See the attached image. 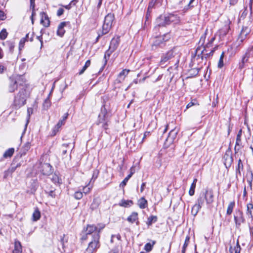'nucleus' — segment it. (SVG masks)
I'll return each instance as SVG.
<instances>
[{
	"label": "nucleus",
	"mask_w": 253,
	"mask_h": 253,
	"mask_svg": "<svg viewBox=\"0 0 253 253\" xmlns=\"http://www.w3.org/2000/svg\"><path fill=\"white\" fill-rule=\"evenodd\" d=\"M180 22L179 17L174 14H168L160 16L156 20L158 26H165L170 24H176Z\"/></svg>",
	"instance_id": "1"
},
{
	"label": "nucleus",
	"mask_w": 253,
	"mask_h": 253,
	"mask_svg": "<svg viewBox=\"0 0 253 253\" xmlns=\"http://www.w3.org/2000/svg\"><path fill=\"white\" fill-rule=\"evenodd\" d=\"M29 95L30 91L27 86L21 88L14 97V105L18 108L23 106Z\"/></svg>",
	"instance_id": "2"
},
{
	"label": "nucleus",
	"mask_w": 253,
	"mask_h": 253,
	"mask_svg": "<svg viewBox=\"0 0 253 253\" xmlns=\"http://www.w3.org/2000/svg\"><path fill=\"white\" fill-rule=\"evenodd\" d=\"M22 79V77L18 75L12 76L9 77L7 86L8 92L12 93L17 90L18 85H21L20 82Z\"/></svg>",
	"instance_id": "3"
},
{
	"label": "nucleus",
	"mask_w": 253,
	"mask_h": 253,
	"mask_svg": "<svg viewBox=\"0 0 253 253\" xmlns=\"http://www.w3.org/2000/svg\"><path fill=\"white\" fill-rule=\"evenodd\" d=\"M114 14L109 13L106 15L102 25V34L103 35L107 34L112 28L114 21Z\"/></svg>",
	"instance_id": "4"
},
{
	"label": "nucleus",
	"mask_w": 253,
	"mask_h": 253,
	"mask_svg": "<svg viewBox=\"0 0 253 253\" xmlns=\"http://www.w3.org/2000/svg\"><path fill=\"white\" fill-rule=\"evenodd\" d=\"M92 237L93 240L89 243L88 247L86 250V253H92L100 246L99 235L98 234H93Z\"/></svg>",
	"instance_id": "5"
},
{
	"label": "nucleus",
	"mask_w": 253,
	"mask_h": 253,
	"mask_svg": "<svg viewBox=\"0 0 253 253\" xmlns=\"http://www.w3.org/2000/svg\"><path fill=\"white\" fill-rule=\"evenodd\" d=\"M98 122L97 124L101 125V127L105 129H107L108 126L109 119L108 117L107 113L105 109L102 110L101 113L98 116Z\"/></svg>",
	"instance_id": "6"
},
{
	"label": "nucleus",
	"mask_w": 253,
	"mask_h": 253,
	"mask_svg": "<svg viewBox=\"0 0 253 253\" xmlns=\"http://www.w3.org/2000/svg\"><path fill=\"white\" fill-rule=\"evenodd\" d=\"M178 131L179 129L176 127H175L170 131L165 143V146L166 147H168L173 143L177 136Z\"/></svg>",
	"instance_id": "7"
},
{
	"label": "nucleus",
	"mask_w": 253,
	"mask_h": 253,
	"mask_svg": "<svg viewBox=\"0 0 253 253\" xmlns=\"http://www.w3.org/2000/svg\"><path fill=\"white\" fill-rule=\"evenodd\" d=\"M253 57V53L251 49H248L246 53L242 56L241 60L239 63V68L242 69L246 66V64L249 62V59Z\"/></svg>",
	"instance_id": "8"
},
{
	"label": "nucleus",
	"mask_w": 253,
	"mask_h": 253,
	"mask_svg": "<svg viewBox=\"0 0 253 253\" xmlns=\"http://www.w3.org/2000/svg\"><path fill=\"white\" fill-rule=\"evenodd\" d=\"M176 51L177 49L175 48H173L172 49L168 51L167 53L163 54L160 62V65H165L169 60L174 57L176 54Z\"/></svg>",
	"instance_id": "9"
},
{
	"label": "nucleus",
	"mask_w": 253,
	"mask_h": 253,
	"mask_svg": "<svg viewBox=\"0 0 253 253\" xmlns=\"http://www.w3.org/2000/svg\"><path fill=\"white\" fill-rule=\"evenodd\" d=\"M204 198L207 205L212 204L214 200L213 191L211 189L207 188L205 192L201 193Z\"/></svg>",
	"instance_id": "10"
},
{
	"label": "nucleus",
	"mask_w": 253,
	"mask_h": 253,
	"mask_svg": "<svg viewBox=\"0 0 253 253\" xmlns=\"http://www.w3.org/2000/svg\"><path fill=\"white\" fill-rule=\"evenodd\" d=\"M230 24L231 21L230 19L228 17H226L223 22V27L221 28L219 31L221 36H224L227 34L230 29Z\"/></svg>",
	"instance_id": "11"
},
{
	"label": "nucleus",
	"mask_w": 253,
	"mask_h": 253,
	"mask_svg": "<svg viewBox=\"0 0 253 253\" xmlns=\"http://www.w3.org/2000/svg\"><path fill=\"white\" fill-rule=\"evenodd\" d=\"M119 42L116 40L113 39L112 40L109 47V49L111 50L110 51H109V50L107 51L104 55V58L105 59V64H106L107 62V60L106 59L107 56L109 58L111 53L117 48Z\"/></svg>",
	"instance_id": "12"
},
{
	"label": "nucleus",
	"mask_w": 253,
	"mask_h": 253,
	"mask_svg": "<svg viewBox=\"0 0 253 253\" xmlns=\"http://www.w3.org/2000/svg\"><path fill=\"white\" fill-rule=\"evenodd\" d=\"M251 30L247 27H244L240 32L238 41L239 42H242L246 39L247 36L250 33Z\"/></svg>",
	"instance_id": "13"
},
{
	"label": "nucleus",
	"mask_w": 253,
	"mask_h": 253,
	"mask_svg": "<svg viewBox=\"0 0 253 253\" xmlns=\"http://www.w3.org/2000/svg\"><path fill=\"white\" fill-rule=\"evenodd\" d=\"M169 38V35H164V37H157L154 42L153 45L158 46L160 44H162L164 42H166L168 40Z\"/></svg>",
	"instance_id": "14"
},
{
	"label": "nucleus",
	"mask_w": 253,
	"mask_h": 253,
	"mask_svg": "<svg viewBox=\"0 0 253 253\" xmlns=\"http://www.w3.org/2000/svg\"><path fill=\"white\" fill-rule=\"evenodd\" d=\"M68 24V22H62L60 23V24L58 26V29L57 31V35L61 37H62L65 33V30L64 29V27Z\"/></svg>",
	"instance_id": "15"
},
{
	"label": "nucleus",
	"mask_w": 253,
	"mask_h": 253,
	"mask_svg": "<svg viewBox=\"0 0 253 253\" xmlns=\"http://www.w3.org/2000/svg\"><path fill=\"white\" fill-rule=\"evenodd\" d=\"M41 23L44 27H48L50 25V21L47 15L44 12H41Z\"/></svg>",
	"instance_id": "16"
},
{
	"label": "nucleus",
	"mask_w": 253,
	"mask_h": 253,
	"mask_svg": "<svg viewBox=\"0 0 253 253\" xmlns=\"http://www.w3.org/2000/svg\"><path fill=\"white\" fill-rule=\"evenodd\" d=\"M129 72L130 70L128 69H124L122 70L121 72H120L118 75L116 82L119 83H122L123 81H124L126 77L128 75Z\"/></svg>",
	"instance_id": "17"
},
{
	"label": "nucleus",
	"mask_w": 253,
	"mask_h": 253,
	"mask_svg": "<svg viewBox=\"0 0 253 253\" xmlns=\"http://www.w3.org/2000/svg\"><path fill=\"white\" fill-rule=\"evenodd\" d=\"M127 220L131 223L136 222V224L138 225L139 221L138 213L136 212H132V213L127 218Z\"/></svg>",
	"instance_id": "18"
},
{
	"label": "nucleus",
	"mask_w": 253,
	"mask_h": 253,
	"mask_svg": "<svg viewBox=\"0 0 253 253\" xmlns=\"http://www.w3.org/2000/svg\"><path fill=\"white\" fill-rule=\"evenodd\" d=\"M246 213L248 217L251 220L253 219V204L252 203H249L247 204V210Z\"/></svg>",
	"instance_id": "19"
},
{
	"label": "nucleus",
	"mask_w": 253,
	"mask_h": 253,
	"mask_svg": "<svg viewBox=\"0 0 253 253\" xmlns=\"http://www.w3.org/2000/svg\"><path fill=\"white\" fill-rule=\"evenodd\" d=\"M234 220L237 225H240L241 223H244L245 219L243 216V212L240 211H238V215L234 216Z\"/></svg>",
	"instance_id": "20"
},
{
	"label": "nucleus",
	"mask_w": 253,
	"mask_h": 253,
	"mask_svg": "<svg viewBox=\"0 0 253 253\" xmlns=\"http://www.w3.org/2000/svg\"><path fill=\"white\" fill-rule=\"evenodd\" d=\"M42 172L44 175H48L51 172V167L47 163L42 165Z\"/></svg>",
	"instance_id": "21"
},
{
	"label": "nucleus",
	"mask_w": 253,
	"mask_h": 253,
	"mask_svg": "<svg viewBox=\"0 0 253 253\" xmlns=\"http://www.w3.org/2000/svg\"><path fill=\"white\" fill-rule=\"evenodd\" d=\"M13 253H22V248L20 242L15 240L14 242V249L13 250Z\"/></svg>",
	"instance_id": "22"
},
{
	"label": "nucleus",
	"mask_w": 253,
	"mask_h": 253,
	"mask_svg": "<svg viewBox=\"0 0 253 253\" xmlns=\"http://www.w3.org/2000/svg\"><path fill=\"white\" fill-rule=\"evenodd\" d=\"M242 133V129H240L237 135L236 140V145L235 147V150H239L240 148V146L241 143V135Z\"/></svg>",
	"instance_id": "23"
},
{
	"label": "nucleus",
	"mask_w": 253,
	"mask_h": 253,
	"mask_svg": "<svg viewBox=\"0 0 253 253\" xmlns=\"http://www.w3.org/2000/svg\"><path fill=\"white\" fill-rule=\"evenodd\" d=\"M85 232L86 235L94 234L96 232V227L94 225H88L86 226Z\"/></svg>",
	"instance_id": "24"
},
{
	"label": "nucleus",
	"mask_w": 253,
	"mask_h": 253,
	"mask_svg": "<svg viewBox=\"0 0 253 253\" xmlns=\"http://www.w3.org/2000/svg\"><path fill=\"white\" fill-rule=\"evenodd\" d=\"M138 205L140 209H144L147 207V201L144 197H142L138 201Z\"/></svg>",
	"instance_id": "25"
},
{
	"label": "nucleus",
	"mask_w": 253,
	"mask_h": 253,
	"mask_svg": "<svg viewBox=\"0 0 253 253\" xmlns=\"http://www.w3.org/2000/svg\"><path fill=\"white\" fill-rule=\"evenodd\" d=\"M65 122L63 120H60L57 125L53 128L52 134L55 135L56 133L59 131L60 128L64 124Z\"/></svg>",
	"instance_id": "26"
},
{
	"label": "nucleus",
	"mask_w": 253,
	"mask_h": 253,
	"mask_svg": "<svg viewBox=\"0 0 253 253\" xmlns=\"http://www.w3.org/2000/svg\"><path fill=\"white\" fill-rule=\"evenodd\" d=\"M41 217V212L38 208L35 209L32 215L33 220L36 221L40 219Z\"/></svg>",
	"instance_id": "27"
},
{
	"label": "nucleus",
	"mask_w": 253,
	"mask_h": 253,
	"mask_svg": "<svg viewBox=\"0 0 253 253\" xmlns=\"http://www.w3.org/2000/svg\"><path fill=\"white\" fill-rule=\"evenodd\" d=\"M133 204V202L131 200H122L119 204V206L123 207H128L131 206Z\"/></svg>",
	"instance_id": "28"
},
{
	"label": "nucleus",
	"mask_w": 253,
	"mask_h": 253,
	"mask_svg": "<svg viewBox=\"0 0 253 253\" xmlns=\"http://www.w3.org/2000/svg\"><path fill=\"white\" fill-rule=\"evenodd\" d=\"M197 181V179L196 178L194 179L191 185L190 189L189 190V194L190 196H192L194 195L195 193V189L196 188V184Z\"/></svg>",
	"instance_id": "29"
},
{
	"label": "nucleus",
	"mask_w": 253,
	"mask_h": 253,
	"mask_svg": "<svg viewBox=\"0 0 253 253\" xmlns=\"http://www.w3.org/2000/svg\"><path fill=\"white\" fill-rule=\"evenodd\" d=\"M93 183H91L90 182H88V183L85 186H84L83 187V192L85 194H87L88 193H89L92 188H93Z\"/></svg>",
	"instance_id": "30"
},
{
	"label": "nucleus",
	"mask_w": 253,
	"mask_h": 253,
	"mask_svg": "<svg viewBox=\"0 0 253 253\" xmlns=\"http://www.w3.org/2000/svg\"><path fill=\"white\" fill-rule=\"evenodd\" d=\"M14 152V148H9L4 152V153L3 155V157L4 158H10L13 155Z\"/></svg>",
	"instance_id": "31"
},
{
	"label": "nucleus",
	"mask_w": 253,
	"mask_h": 253,
	"mask_svg": "<svg viewBox=\"0 0 253 253\" xmlns=\"http://www.w3.org/2000/svg\"><path fill=\"white\" fill-rule=\"evenodd\" d=\"M49 95H50L49 94L48 97L44 100L42 104L43 108L45 110H47L51 106V102L49 99Z\"/></svg>",
	"instance_id": "32"
},
{
	"label": "nucleus",
	"mask_w": 253,
	"mask_h": 253,
	"mask_svg": "<svg viewBox=\"0 0 253 253\" xmlns=\"http://www.w3.org/2000/svg\"><path fill=\"white\" fill-rule=\"evenodd\" d=\"M205 201V198H204L202 193H201L199 198L197 199V203L196 204H197L198 205H199V206L202 208V206L204 205Z\"/></svg>",
	"instance_id": "33"
},
{
	"label": "nucleus",
	"mask_w": 253,
	"mask_h": 253,
	"mask_svg": "<svg viewBox=\"0 0 253 253\" xmlns=\"http://www.w3.org/2000/svg\"><path fill=\"white\" fill-rule=\"evenodd\" d=\"M235 203L234 201L231 202L228 206L226 213L228 215H230L232 211L233 210L235 207Z\"/></svg>",
	"instance_id": "34"
},
{
	"label": "nucleus",
	"mask_w": 253,
	"mask_h": 253,
	"mask_svg": "<svg viewBox=\"0 0 253 253\" xmlns=\"http://www.w3.org/2000/svg\"><path fill=\"white\" fill-rule=\"evenodd\" d=\"M201 208V207H200L199 205L195 204L192 208L191 213L192 215L194 216L196 215Z\"/></svg>",
	"instance_id": "35"
},
{
	"label": "nucleus",
	"mask_w": 253,
	"mask_h": 253,
	"mask_svg": "<svg viewBox=\"0 0 253 253\" xmlns=\"http://www.w3.org/2000/svg\"><path fill=\"white\" fill-rule=\"evenodd\" d=\"M3 45L7 46L8 47L9 51L11 52L13 51L14 47L13 42L10 41H6L3 42Z\"/></svg>",
	"instance_id": "36"
},
{
	"label": "nucleus",
	"mask_w": 253,
	"mask_h": 253,
	"mask_svg": "<svg viewBox=\"0 0 253 253\" xmlns=\"http://www.w3.org/2000/svg\"><path fill=\"white\" fill-rule=\"evenodd\" d=\"M157 220V217L156 216L151 215L148 218L147 221V224L148 225H151L152 223L156 222Z\"/></svg>",
	"instance_id": "37"
},
{
	"label": "nucleus",
	"mask_w": 253,
	"mask_h": 253,
	"mask_svg": "<svg viewBox=\"0 0 253 253\" xmlns=\"http://www.w3.org/2000/svg\"><path fill=\"white\" fill-rule=\"evenodd\" d=\"M91 62L90 60H87L83 68L81 69V70L79 72V75L83 74L84 71L86 70V69L90 65Z\"/></svg>",
	"instance_id": "38"
},
{
	"label": "nucleus",
	"mask_w": 253,
	"mask_h": 253,
	"mask_svg": "<svg viewBox=\"0 0 253 253\" xmlns=\"http://www.w3.org/2000/svg\"><path fill=\"white\" fill-rule=\"evenodd\" d=\"M243 169V165L241 159L238 160V166L236 168V173L241 174V171Z\"/></svg>",
	"instance_id": "39"
},
{
	"label": "nucleus",
	"mask_w": 253,
	"mask_h": 253,
	"mask_svg": "<svg viewBox=\"0 0 253 253\" xmlns=\"http://www.w3.org/2000/svg\"><path fill=\"white\" fill-rule=\"evenodd\" d=\"M155 244V241H153L152 244H151L150 243H147L144 246V250L148 252L151 251Z\"/></svg>",
	"instance_id": "40"
},
{
	"label": "nucleus",
	"mask_w": 253,
	"mask_h": 253,
	"mask_svg": "<svg viewBox=\"0 0 253 253\" xmlns=\"http://www.w3.org/2000/svg\"><path fill=\"white\" fill-rule=\"evenodd\" d=\"M8 35V33L5 29H3L0 32V39L1 40H5Z\"/></svg>",
	"instance_id": "41"
},
{
	"label": "nucleus",
	"mask_w": 253,
	"mask_h": 253,
	"mask_svg": "<svg viewBox=\"0 0 253 253\" xmlns=\"http://www.w3.org/2000/svg\"><path fill=\"white\" fill-rule=\"evenodd\" d=\"M224 57V52H222L220 56V58L218 63V67L219 68H221L223 67L224 64H223V58Z\"/></svg>",
	"instance_id": "42"
},
{
	"label": "nucleus",
	"mask_w": 253,
	"mask_h": 253,
	"mask_svg": "<svg viewBox=\"0 0 253 253\" xmlns=\"http://www.w3.org/2000/svg\"><path fill=\"white\" fill-rule=\"evenodd\" d=\"M131 177L130 174H128L120 183V187L124 188L128 180Z\"/></svg>",
	"instance_id": "43"
},
{
	"label": "nucleus",
	"mask_w": 253,
	"mask_h": 253,
	"mask_svg": "<svg viewBox=\"0 0 253 253\" xmlns=\"http://www.w3.org/2000/svg\"><path fill=\"white\" fill-rule=\"evenodd\" d=\"M29 35H30V34H29V33L27 34L26 35L25 38H22V39L20 41V42H19V46H20V47H23V46H24V43H25V41H28V40Z\"/></svg>",
	"instance_id": "44"
},
{
	"label": "nucleus",
	"mask_w": 253,
	"mask_h": 253,
	"mask_svg": "<svg viewBox=\"0 0 253 253\" xmlns=\"http://www.w3.org/2000/svg\"><path fill=\"white\" fill-rule=\"evenodd\" d=\"M83 196V192L81 191H76L74 194V198L77 200H80L82 198Z\"/></svg>",
	"instance_id": "45"
},
{
	"label": "nucleus",
	"mask_w": 253,
	"mask_h": 253,
	"mask_svg": "<svg viewBox=\"0 0 253 253\" xmlns=\"http://www.w3.org/2000/svg\"><path fill=\"white\" fill-rule=\"evenodd\" d=\"M105 227V225L103 224H98L96 226V232L94 234H98L99 235V233L101 230H102Z\"/></svg>",
	"instance_id": "46"
},
{
	"label": "nucleus",
	"mask_w": 253,
	"mask_h": 253,
	"mask_svg": "<svg viewBox=\"0 0 253 253\" xmlns=\"http://www.w3.org/2000/svg\"><path fill=\"white\" fill-rule=\"evenodd\" d=\"M234 250L235 253H240L241 251V247L239 245V243L238 240H237L236 243V246L234 247V249H233Z\"/></svg>",
	"instance_id": "47"
},
{
	"label": "nucleus",
	"mask_w": 253,
	"mask_h": 253,
	"mask_svg": "<svg viewBox=\"0 0 253 253\" xmlns=\"http://www.w3.org/2000/svg\"><path fill=\"white\" fill-rule=\"evenodd\" d=\"M97 176H98V171H94L93 172V174H92V178H91V179H90V180L89 181V182H90L91 183H93V184L94 181L97 178Z\"/></svg>",
	"instance_id": "48"
},
{
	"label": "nucleus",
	"mask_w": 253,
	"mask_h": 253,
	"mask_svg": "<svg viewBox=\"0 0 253 253\" xmlns=\"http://www.w3.org/2000/svg\"><path fill=\"white\" fill-rule=\"evenodd\" d=\"M155 5H156V2H155V0H152L148 5V13L150 12L151 9L154 7Z\"/></svg>",
	"instance_id": "49"
},
{
	"label": "nucleus",
	"mask_w": 253,
	"mask_h": 253,
	"mask_svg": "<svg viewBox=\"0 0 253 253\" xmlns=\"http://www.w3.org/2000/svg\"><path fill=\"white\" fill-rule=\"evenodd\" d=\"M206 38V33H205L204 35H203L199 41V44H201L202 45H203L205 42Z\"/></svg>",
	"instance_id": "50"
},
{
	"label": "nucleus",
	"mask_w": 253,
	"mask_h": 253,
	"mask_svg": "<svg viewBox=\"0 0 253 253\" xmlns=\"http://www.w3.org/2000/svg\"><path fill=\"white\" fill-rule=\"evenodd\" d=\"M189 240L190 237L189 236H187L185 238V242L182 247L183 249H186V248L189 244Z\"/></svg>",
	"instance_id": "51"
},
{
	"label": "nucleus",
	"mask_w": 253,
	"mask_h": 253,
	"mask_svg": "<svg viewBox=\"0 0 253 253\" xmlns=\"http://www.w3.org/2000/svg\"><path fill=\"white\" fill-rule=\"evenodd\" d=\"M47 193L48 196L52 198H55L56 197V194L54 190H51L49 191Z\"/></svg>",
	"instance_id": "52"
},
{
	"label": "nucleus",
	"mask_w": 253,
	"mask_h": 253,
	"mask_svg": "<svg viewBox=\"0 0 253 253\" xmlns=\"http://www.w3.org/2000/svg\"><path fill=\"white\" fill-rule=\"evenodd\" d=\"M68 146V144H63L62 146V154L63 155H65L66 152H67V150H66V148H67V147Z\"/></svg>",
	"instance_id": "53"
},
{
	"label": "nucleus",
	"mask_w": 253,
	"mask_h": 253,
	"mask_svg": "<svg viewBox=\"0 0 253 253\" xmlns=\"http://www.w3.org/2000/svg\"><path fill=\"white\" fill-rule=\"evenodd\" d=\"M248 13L247 9L246 8L245 10L243 11V12L242 13V14L240 16V20H241L242 19H244L245 17L246 16L247 14Z\"/></svg>",
	"instance_id": "54"
},
{
	"label": "nucleus",
	"mask_w": 253,
	"mask_h": 253,
	"mask_svg": "<svg viewBox=\"0 0 253 253\" xmlns=\"http://www.w3.org/2000/svg\"><path fill=\"white\" fill-rule=\"evenodd\" d=\"M6 15L5 14L4 12L0 10V20H3L6 18Z\"/></svg>",
	"instance_id": "55"
},
{
	"label": "nucleus",
	"mask_w": 253,
	"mask_h": 253,
	"mask_svg": "<svg viewBox=\"0 0 253 253\" xmlns=\"http://www.w3.org/2000/svg\"><path fill=\"white\" fill-rule=\"evenodd\" d=\"M150 134V132L149 131H146L144 132V134H143V136L142 138V140L140 142V143L142 144L143 143V142H144V139H145V138L148 136Z\"/></svg>",
	"instance_id": "56"
},
{
	"label": "nucleus",
	"mask_w": 253,
	"mask_h": 253,
	"mask_svg": "<svg viewBox=\"0 0 253 253\" xmlns=\"http://www.w3.org/2000/svg\"><path fill=\"white\" fill-rule=\"evenodd\" d=\"M64 10L63 8H59L58 10H57V15L58 16H60L61 15H62L63 13H64Z\"/></svg>",
	"instance_id": "57"
},
{
	"label": "nucleus",
	"mask_w": 253,
	"mask_h": 253,
	"mask_svg": "<svg viewBox=\"0 0 253 253\" xmlns=\"http://www.w3.org/2000/svg\"><path fill=\"white\" fill-rule=\"evenodd\" d=\"M196 104V101L195 100L194 101H191L190 102H189L186 106V108L188 109L192 106H193V105H195Z\"/></svg>",
	"instance_id": "58"
},
{
	"label": "nucleus",
	"mask_w": 253,
	"mask_h": 253,
	"mask_svg": "<svg viewBox=\"0 0 253 253\" xmlns=\"http://www.w3.org/2000/svg\"><path fill=\"white\" fill-rule=\"evenodd\" d=\"M52 179L55 183H60V180L59 179L58 176L56 175H54L53 176Z\"/></svg>",
	"instance_id": "59"
},
{
	"label": "nucleus",
	"mask_w": 253,
	"mask_h": 253,
	"mask_svg": "<svg viewBox=\"0 0 253 253\" xmlns=\"http://www.w3.org/2000/svg\"><path fill=\"white\" fill-rule=\"evenodd\" d=\"M130 173L129 174H130L131 176H132V175L135 173V167L134 166H132L130 169Z\"/></svg>",
	"instance_id": "60"
},
{
	"label": "nucleus",
	"mask_w": 253,
	"mask_h": 253,
	"mask_svg": "<svg viewBox=\"0 0 253 253\" xmlns=\"http://www.w3.org/2000/svg\"><path fill=\"white\" fill-rule=\"evenodd\" d=\"M146 182H143L141 185L140 187V192L142 193L145 188L146 186Z\"/></svg>",
	"instance_id": "61"
},
{
	"label": "nucleus",
	"mask_w": 253,
	"mask_h": 253,
	"mask_svg": "<svg viewBox=\"0 0 253 253\" xmlns=\"http://www.w3.org/2000/svg\"><path fill=\"white\" fill-rule=\"evenodd\" d=\"M35 0H30V7L31 8H34L35 7Z\"/></svg>",
	"instance_id": "62"
},
{
	"label": "nucleus",
	"mask_w": 253,
	"mask_h": 253,
	"mask_svg": "<svg viewBox=\"0 0 253 253\" xmlns=\"http://www.w3.org/2000/svg\"><path fill=\"white\" fill-rule=\"evenodd\" d=\"M164 0H155V2H156L157 5H161Z\"/></svg>",
	"instance_id": "63"
},
{
	"label": "nucleus",
	"mask_w": 253,
	"mask_h": 253,
	"mask_svg": "<svg viewBox=\"0 0 253 253\" xmlns=\"http://www.w3.org/2000/svg\"><path fill=\"white\" fill-rule=\"evenodd\" d=\"M68 115H69V114H68V113H66L64 114V115L63 116V117H62V119L61 120H63V122H64L68 118Z\"/></svg>",
	"instance_id": "64"
}]
</instances>
